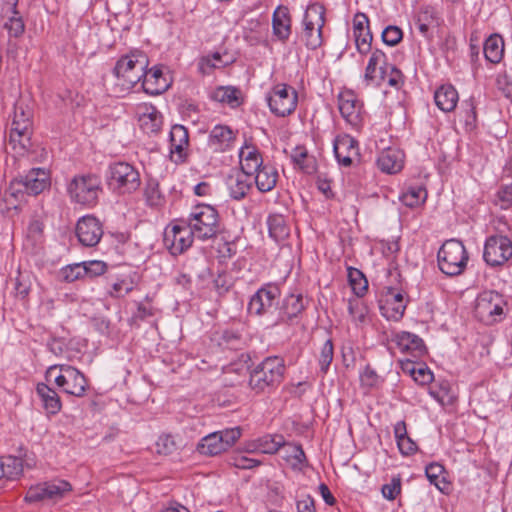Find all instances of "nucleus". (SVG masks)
<instances>
[{
  "label": "nucleus",
  "mask_w": 512,
  "mask_h": 512,
  "mask_svg": "<svg viewBox=\"0 0 512 512\" xmlns=\"http://www.w3.org/2000/svg\"><path fill=\"white\" fill-rule=\"evenodd\" d=\"M67 192L73 203L93 208L103 192L101 178L92 173L75 175L67 186Z\"/></svg>",
  "instance_id": "nucleus-1"
},
{
  "label": "nucleus",
  "mask_w": 512,
  "mask_h": 512,
  "mask_svg": "<svg viewBox=\"0 0 512 512\" xmlns=\"http://www.w3.org/2000/svg\"><path fill=\"white\" fill-rule=\"evenodd\" d=\"M284 371L285 365L282 358L267 357L251 371L249 386L255 393H262L280 384Z\"/></svg>",
  "instance_id": "nucleus-2"
},
{
  "label": "nucleus",
  "mask_w": 512,
  "mask_h": 512,
  "mask_svg": "<svg viewBox=\"0 0 512 512\" xmlns=\"http://www.w3.org/2000/svg\"><path fill=\"white\" fill-rule=\"evenodd\" d=\"M32 111L23 103H17L9 132V144L18 155L25 154L31 146Z\"/></svg>",
  "instance_id": "nucleus-3"
},
{
  "label": "nucleus",
  "mask_w": 512,
  "mask_h": 512,
  "mask_svg": "<svg viewBox=\"0 0 512 512\" xmlns=\"http://www.w3.org/2000/svg\"><path fill=\"white\" fill-rule=\"evenodd\" d=\"M148 66V59L145 54L140 51L131 52L122 56L113 69V74L117 78V85L122 90L128 91L132 89L144 76V70Z\"/></svg>",
  "instance_id": "nucleus-4"
},
{
  "label": "nucleus",
  "mask_w": 512,
  "mask_h": 512,
  "mask_svg": "<svg viewBox=\"0 0 512 512\" xmlns=\"http://www.w3.org/2000/svg\"><path fill=\"white\" fill-rule=\"evenodd\" d=\"M187 224L195 238L202 241L215 238L221 231L219 213L216 208L208 204L195 206Z\"/></svg>",
  "instance_id": "nucleus-5"
},
{
  "label": "nucleus",
  "mask_w": 512,
  "mask_h": 512,
  "mask_svg": "<svg viewBox=\"0 0 512 512\" xmlns=\"http://www.w3.org/2000/svg\"><path fill=\"white\" fill-rule=\"evenodd\" d=\"M106 180L109 189L120 195L131 194L141 185L140 173L137 168L123 161L109 165Z\"/></svg>",
  "instance_id": "nucleus-6"
},
{
  "label": "nucleus",
  "mask_w": 512,
  "mask_h": 512,
  "mask_svg": "<svg viewBox=\"0 0 512 512\" xmlns=\"http://www.w3.org/2000/svg\"><path fill=\"white\" fill-rule=\"evenodd\" d=\"M325 7L320 3L307 6L302 19L300 39L308 49L315 50L323 44Z\"/></svg>",
  "instance_id": "nucleus-7"
},
{
  "label": "nucleus",
  "mask_w": 512,
  "mask_h": 512,
  "mask_svg": "<svg viewBox=\"0 0 512 512\" xmlns=\"http://www.w3.org/2000/svg\"><path fill=\"white\" fill-rule=\"evenodd\" d=\"M54 377V383L66 394L82 397L87 380L82 372L70 365H52L46 371V378Z\"/></svg>",
  "instance_id": "nucleus-8"
},
{
  "label": "nucleus",
  "mask_w": 512,
  "mask_h": 512,
  "mask_svg": "<svg viewBox=\"0 0 512 512\" xmlns=\"http://www.w3.org/2000/svg\"><path fill=\"white\" fill-rule=\"evenodd\" d=\"M468 253L463 243L457 239H449L438 251L440 270L448 276L461 274L467 266Z\"/></svg>",
  "instance_id": "nucleus-9"
},
{
  "label": "nucleus",
  "mask_w": 512,
  "mask_h": 512,
  "mask_svg": "<svg viewBox=\"0 0 512 512\" xmlns=\"http://www.w3.org/2000/svg\"><path fill=\"white\" fill-rule=\"evenodd\" d=\"M506 302L497 290H483L476 298L475 316L485 325L501 321Z\"/></svg>",
  "instance_id": "nucleus-10"
},
{
  "label": "nucleus",
  "mask_w": 512,
  "mask_h": 512,
  "mask_svg": "<svg viewBox=\"0 0 512 512\" xmlns=\"http://www.w3.org/2000/svg\"><path fill=\"white\" fill-rule=\"evenodd\" d=\"M50 185L49 173L43 168H33L25 176L15 179L9 189L4 193L5 201L10 197H17L24 192L30 195H38Z\"/></svg>",
  "instance_id": "nucleus-11"
},
{
  "label": "nucleus",
  "mask_w": 512,
  "mask_h": 512,
  "mask_svg": "<svg viewBox=\"0 0 512 512\" xmlns=\"http://www.w3.org/2000/svg\"><path fill=\"white\" fill-rule=\"evenodd\" d=\"M266 101L271 113L277 117H286L297 108L298 93L294 87L279 83L267 93Z\"/></svg>",
  "instance_id": "nucleus-12"
},
{
  "label": "nucleus",
  "mask_w": 512,
  "mask_h": 512,
  "mask_svg": "<svg viewBox=\"0 0 512 512\" xmlns=\"http://www.w3.org/2000/svg\"><path fill=\"white\" fill-rule=\"evenodd\" d=\"M72 491V485L63 479H53L32 485L25 497L26 503H37L41 501H58L62 499L67 493Z\"/></svg>",
  "instance_id": "nucleus-13"
},
{
  "label": "nucleus",
  "mask_w": 512,
  "mask_h": 512,
  "mask_svg": "<svg viewBox=\"0 0 512 512\" xmlns=\"http://www.w3.org/2000/svg\"><path fill=\"white\" fill-rule=\"evenodd\" d=\"M194 237L187 223H171L164 230L163 242L172 255H179L191 247Z\"/></svg>",
  "instance_id": "nucleus-14"
},
{
  "label": "nucleus",
  "mask_w": 512,
  "mask_h": 512,
  "mask_svg": "<svg viewBox=\"0 0 512 512\" xmlns=\"http://www.w3.org/2000/svg\"><path fill=\"white\" fill-rule=\"evenodd\" d=\"M338 108L343 119L354 129L359 130L365 119L363 103L352 90H344L338 96Z\"/></svg>",
  "instance_id": "nucleus-15"
},
{
  "label": "nucleus",
  "mask_w": 512,
  "mask_h": 512,
  "mask_svg": "<svg viewBox=\"0 0 512 512\" xmlns=\"http://www.w3.org/2000/svg\"><path fill=\"white\" fill-rule=\"evenodd\" d=\"M512 257V241L503 235H492L486 239L483 258L490 266H501Z\"/></svg>",
  "instance_id": "nucleus-16"
},
{
  "label": "nucleus",
  "mask_w": 512,
  "mask_h": 512,
  "mask_svg": "<svg viewBox=\"0 0 512 512\" xmlns=\"http://www.w3.org/2000/svg\"><path fill=\"white\" fill-rule=\"evenodd\" d=\"M102 223L92 215L81 217L75 228L79 243L85 247H95L103 236Z\"/></svg>",
  "instance_id": "nucleus-17"
},
{
  "label": "nucleus",
  "mask_w": 512,
  "mask_h": 512,
  "mask_svg": "<svg viewBox=\"0 0 512 512\" xmlns=\"http://www.w3.org/2000/svg\"><path fill=\"white\" fill-rule=\"evenodd\" d=\"M189 133L180 124L173 125L169 133L170 159L176 164L184 163L188 157Z\"/></svg>",
  "instance_id": "nucleus-18"
},
{
  "label": "nucleus",
  "mask_w": 512,
  "mask_h": 512,
  "mask_svg": "<svg viewBox=\"0 0 512 512\" xmlns=\"http://www.w3.org/2000/svg\"><path fill=\"white\" fill-rule=\"evenodd\" d=\"M379 309L388 320H400L406 309L404 295L397 290H385L379 299Z\"/></svg>",
  "instance_id": "nucleus-19"
},
{
  "label": "nucleus",
  "mask_w": 512,
  "mask_h": 512,
  "mask_svg": "<svg viewBox=\"0 0 512 512\" xmlns=\"http://www.w3.org/2000/svg\"><path fill=\"white\" fill-rule=\"evenodd\" d=\"M390 342L403 354L414 358L423 356L426 352L424 341L416 334L401 331L393 333Z\"/></svg>",
  "instance_id": "nucleus-20"
},
{
  "label": "nucleus",
  "mask_w": 512,
  "mask_h": 512,
  "mask_svg": "<svg viewBox=\"0 0 512 512\" xmlns=\"http://www.w3.org/2000/svg\"><path fill=\"white\" fill-rule=\"evenodd\" d=\"M335 157L339 164L348 167L359 158L358 142L348 134L338 135L333 143Z\"/></svg>",
  "instance_id": "nucleus-21"
},
{
  "label": "nucleus",
  "mask_w": 512,
  "mask_h": 512,
  "mask_svg": "<svg viewBox=\"0 0 512 512\" xmlns=\"http://www.w3.org/2000/svg\"><path fill=\"white\" fill-rule=\"evenodd\" d=\"M139 126L146 134H157L163 123L162 115L158 109L149 103H141L136 107Z\"/></svg>",
  "instance_id": "nucleus-22"
},
{
  "label": "nucleus",
  "mask_w": 512,
  "mask_h": 512,
  "mask_svg": "<svg viewBox=\"0 0 512 512\" xmlns=\"http://www.w3.org/2000/svg\"><path fill=\"white\" fill-rule=\"evenodd\" d=\"M371 55L368 64L365 68L364 81L366 85L375 84L381 85V79L386 75L387 57L385 53L380 49H374L370 51Z\"/></svg>",
  "instance_id": "nucleus-23"
},
{
  "label": "nucleus",
  "mask_w": 512,
  "mask_h": 512,
  "mask_svg": "<svg viewBox=\"0 0 512 512\" xmlns=\"http://www.w3.org/2000/svg\"><path fill=\"white\" fill-rule=\"evenodd\" d=\"M236 139L235 132L227 125H216L208 137V147L212 152L220 153L232 148Z\"/></svg>",
  "instance_id": "nucleus-24"
},
{
  "label": "nucleus",
  "mask_w": 512,
  "mask_h": 512,
  "mask_svg": "<svg viewBox=\"0 0 512 512\" xmlns=\"http://www.w3.org/2000/svg\"><path fill=\"white\" fill-rule=\"evenodd\" d=\"M141 81L143 90L149 95H159L171 84L169 78L164 75L162 66H154L149 71L145 69Z\"/></svg>",
  "instance_id": "nucleus-25"
},
{
  "label": "nucleus",
  "mask_w": 512,
  "mask_h": 512,
  "mask_svg": "<svg viewBox=\"0 0 512 512\" xmlns=\"http://www.w3.org/2000/svg\"><path fill=\"white\" fill-rule=\"evenodd\" d=\"M414 19L417 29L426 38L431 36V30L438 27L441 21L436 8L428 4L419 7Z\"/></svg>",
  "instance_id": "nucleus-26"
},
{
  "label": "nucleus",
  "mask_w": 512,
  "mask_h": 512,
  "mask_svg": "<svg viewBox=\"0 0 512 512\" xmlns=\"http://www.w3.org/2000/svg\"><path fill=\"white\" fill-rule=\"evenodd\" d=\"M272 32L281 42H286L292 33V18L288 7L279 5L272 14Z\"/></svg>",
  "instance_id": "nucleus-27"
},
{
  "label": "nucleus",
  "mask_w": 512,
  "mask_h": 512,
  "mask_svg": "<svg viewBox=\"0 0 512 512\" xmlns=\"http://www.w3.org/2000/svg\"><path fill=\"white\" fill-rule=\"evenodd\" d=\"M377 165L382 172L396 174L403 168L404 154L399 149L388 148L379 155Z\"/></svg>",
  "instance_id": "nucleus-28"
},
{
  "label": "nucleus",
  "mask_w": 512,
  "mask_h": 512,
  "mask_svg": "<svg viewBox=\"0 0 512 512\" xmlns=\"http://www.w3.org/2000/svg\"><path fill=\"white\" fill-rule=\"evenodd\" d=\"M239 158L241 172L251 176L254 175V173L264 165L258 149L255 146L249 145L247 143L241 147L239 151Z\"/></svg>",
  "instance_id": "nucleus-29"
},
{
  "label": "nucleus",
  "mask_w": 512,
  "mask_h": 512,
  "mask_svg": "<svg viewBox=\"0 0 512 512\" xmlns=\"http://www.w3.org/2000/svg\"><path fill=\"white\" fill-rule=\"evenodd\" d=\"M280 290H256L250 298L248 311L250 314L261 315L273 306Z\"/></svg>",
  "instance_id": "nucleus-30"
},
{
  "label": "nucleus",
  "mask_w": 512,
  "mask_h": 512,
  "mask_svg": "<svg viewBox=\"0 0 512 512\" xmlns=\"http://www.w3.org/2000/svg\"><path fill=\"white\" fill-rule=\"evenodd\" d=\"M227 186L230 196L235 200H241L251 189V175L241 171L236 172L228 177Z\"/></svg>",
  "instance_id": "nucleus-31"
},
{
  "label": "nucleus",
  "mask_w": 512,
  "mask_h": 512,
  "mask_svg": "<svg viewBox=\"0 0 512 512\" xmlns=\"http://www.w3.org/2000/svg\"><path fill=\"white\" fill-rule=\"evenodd\" d=\"M436 106L443 112H451L455 109L459 96L457 90L450 84L440 86L434 93Z\"/></svg>",
  "instance_id": "nucleus-32"
},
{
  "label": "nucleus",
  "mask_w": 512,
  "mask_h": 512,
  "mask_svg": "<svg viewBox=\"0 0 512 512\" xmlns=\"http://www.w3.org/2000/svg\"><path fill=\"white\" fill-rule=\"evenodd\" d=\"M36 393L47 414L55 415L61 410L62 403L54 389L44 383H39L36 387Z\"/></svg>",
  "instance_id": "nucleus-33"
},
{
  "label": "nucleus",
  "mask_w": 512,
  "mask_h": 512,
  "mask_svg": "<svg viewBox=\"0 0 512 512\" xmlns=\"http://www.w3.org/2000/svg\"><path fill=\"white\" fill-rule=\"evenodd\" d=\"M284 444V437L279 434L264 435L249 445V451L262 454H274L280 450Z\"/></svg>",
  "instance_id": "nucleus-34"
},
{
  "label": "nucleus",
  "mask_w": 512,
  "mask_h": 512,
  "mask_svg": "<svg viewBox=\"0 0 512 512\" xmlns=\"http://www.w3.org/2000/svg\"><path fill=\"white\" fill-rule=\"evenodd\" d=\"M255 183L259 191H271L277 183L278 172L270 164H264L255 173Z\"/></svg>",
  "instance_id": "nucleus-35"
},
{
  "label": "nucleus",
  "mask_w": 512,
  "mask_h": 512,
  "mask_svg": "<svg viewBox=\"0 0 512 512\" xmlns=\"http://www.w3.org/2000/svg\"><path fill=\"white\" fill-rule=\"evenodd\" d=\"M210 97L212 100L226 104L231 108H236L241 105V92L239 89L232 86H220L214 89Z\"/></svg>",
  "instance_id": "nucleus-36"
},
{
  "label": "nucleus",
  "mask_w": 512,
  "mask_h": 512,
  "mask_svg": "<svg viewBox=\"0 0 512 512\" xmlns=\"http://www.w3.org/2000/svg\"><path fill=\"white\" fill-rule=\"evenodd\" d=\"M426 199L427 190L423 185H410L399 196V200L409 208L423 205Z\"/></svg>",
  "instance_id": "nucleus-37"
},
{
  "label": "nucleus",
  "mask_w": 512,
  "mask_h": 512,
  "mask_svg": "<svg viewBox=\"0 0 512 512\" xmlns=\"http://www.w3.org/2000/svg\"><path fill=\"white\" fill-rule=\"evenodd\" d=\"M394 435L402 455L409 456L417 451L416 443L407 434L406 423L404 421H398L394 425Z\"/></svg>",
  "instance_id": "nucleus-38"
},
{
  "label": "nucleus",
  "mask_w": 512,
  "mask_h": 512,
  "mask_svg": "<svg viewBox=\"0 0 512 512\" xmlns=\"http://www.w3.org/2000/svg\"><path fill=\"white\" fill-rule=\"evenodd\" d=\"M353 297L348 299V310L356 322L363 323L368 314V307L362 301L368 290H352Z\"/></svg>",
  "instance_id": "nucleus-39"
},
{
  "label": "nucleus",
  "mask_w": 512,
  "mask_h": 512,
  "mask_svg": "<svg viewBox=\"0 0 512 512\" xmlns=\"http://www.w3.org/2000/svg\"><path fill=\"white\" fill-rule=\"evenodd\" d=\"M484 56L491 63H499L504 54V41L501 36L494 34L486 39L483 46Z\"/></svg>",
  "instance_id": "nucleus-40"
},
{
  "label": "nucleus",
  "mask_w": 512,
  "mask_h": 512,
  "mask_svg": "<svg viewBox=\"0 0 512 512\" xmlns=\"http://www.w3.org/2000/svg\"><path fill=\"white\" fill-rule=\"evenodd\" d=\"M280 452L282 458L293 468H301L306 461L305 453L299 444L286 443L284 441Z\"/></svg>",
  "instance_id": "nucleus-41"
},
{
  "label": "nucleus",
  "mask_w": 512,
  "mask_h": 512,
  "mask_svg": "<svg viewBox=\"0 0 512 512\" xmlns=\"http://www.w3.org/2000/svg\"><path fill=\"white\" fill-rule=\"evenodd\" d=\"M22 453L19 456H2L0 457V463L3 468L5 479L17 480L23 474V459Z\"/></svg>",
  "instance_id": "nucleus-42"
},
{
  "label": "nucleus",
  "mask_w": 512,
  "mask_h": 512,
  "mask_svg": "<svg viewBox=\"0 0 512 512\" xmlns=\"http://www.w3.org/2000/svg\"><path fill=\"white\" fill-rule=\"evenodd\" d=\"M268 232L276 242H281L289 236V228L282 215L273 214L267 219Z\"/></svg>",
  "instance_id": "nucleus-43"
},
{
  "label": "nucleus",
  "mask_w": 512,
  "mask_h": 512,
  "mask_svg": "<svg viewBox=\"0 0 512 512\" xmlns=\"http://www.w3.org/2000/svg\"><path fill=\"white\" fill-rule=\"evenodd\" d=\"M197 450L199 453L208 456L217 455L225 451L218 432L211 433L202 438L197 446Z\"/></svg>",
  "instance_id": "nucleus-44"
},
{
  "label": "nucleus",
  "mask_w": 512,
  "mask_h": 512,
  "mask_svg": "<svg viewBox=\"0 0 512 512\" xmlns=\"http://www.w3.org/2000/svg\"><path fill=\"white\" fill-rule=\"evenodd\" d=\"M406 369L409 371L414 381L420 385H426L433 381V373L428 367H424L420 364H415L412 361L406 363Z\"/></svg>",
  "instance_id": "nucleus-45"
},
{
  "label": "nucleus",
  "mask_w": 512,
  "mask_h": 512,
  "mask_svg": "<svg viewBox=\"0 0 512 512\" xmlns=\"http://www.w3.org/2000/svg\"><path fill=\"white\" fill-rule=\"evenodd\" d=\"M304 309V301L301 293H289L283 301V310L289 316H296Z\"/></svg>",
  "instance_id": "nucleus-46"
},
{
  "label": "nucleus",
  "mask_w": 512,
  "mask_h": 512,
  "mask_svg": "<svg viewBox=\"0 0 512 512\" xmlns=\"http://www.w3.org/2000/svg\"><path fill=\"white\" fill-rule=\"evenodd\" d=\"M59 275L67 283H72L76 280L84 279L87 276V270L84 264L75 263L62 268Z\"/></svg>",
  "instance_id": "nucleus-47"
},
{
  "label": "nucleus",
  "mask_w": 512,
  "mask_h": 512,
  "mask_svg": "<svg viewBox=\"0 0 512 512\" xmlns=\"http://www.w3.org/2000/svg\"><path fill=\"white\" fill-rule=\"evenodd\" d=\"M353 36L355 39L357 51L360 54L364 55L371 51V43L373 40V36L370 31V28L364 29V31H362V30L354 31Z\"/></svg>",
  "instance_id": "nucleus-48"
},
{
  "label": "nucleus",
  "mask_w": 512,
  "mask_h": 512,
  "mask_svg": "<svg viewBox=\"0 0 512 512\" xmlns=\"http://www.w3.org/2000/svg\"><path fill=\"white\" fill-rule=\"evenodd\" d=\"M144 195L150 206H158L162 202L159 184L155 179H148L145 184Z\"/></svg>",
  "instance_id": "nucleus-49"
},
{
  "label": "nucleus",
  "mask_w": 512,
  "mask_h": 512,
  "mask_svg": "<svg viewBox=\"0 0 512 512\" xmlns=\"http://www.w3.org/2000/svg\"><path fill=\"white\" fill-rule=\"evenodd\" d=\"M334 356V348L333 343L330 339L326 340L323 346L321 347V351L318 357V362L320 366V370L322 373L326 374L329 370L330 364L333 360Z\"/></svg>",
  "instance_id": "nucleus-50"
},
{
  "label": "nucleus",
  "mask_w": 512,
  "mask_h": 512,
  "mask_svg": "<svg viewBox=\"0 0 512 512\" xmlns=\"http://www.w3.org/2000/svg\"><path fill=\"white\" fill-rule=\"evenodd\" d=\"M381 79L382 83H387L390 87L399 89L403 85V74L402 72L396 68V66L389 64L386 67V75Z\"/></svg>",
  "instance_id": "nucleus-51"
},
{
  "label": "nucleus",
  "mask_w": 512,
  "mask_h": 512,
  "mask_svg": "<svg viewBox=\"0 0 512 512\" xmlns=\"http://www.w3.org/2000/svg\"><path fill=\"white\" fill-rule=\"evenodd\" d=\"M494 204L502 210H507L512 206V185H504L498 189Z\"/></svg>",
  "instance_id": "nucleus-52"
},
{
  "label": "nucleus",
  "mask_w": 512,
  "mask_h": 512,
  "mask_svg": "<svg viewBox=\"0 0 512 512\" xmlns=\"http://www.w3.org/2000/svg\"><path fill=\"white\" fill-rule=\"evenodd\" d=\"M156 448L159 454L170 455L177 450L178 446L172 435L163 434L159 436L156 442Z\"/></svg>",
  "instance_id": "nucleus-53"
},
{
  "label": "nucleus",
  "mask_w": 512,
  "mask_h": 512,
  "mask_svg": "<svg viewBox=\"0 0 512 512\" xmlns=\"http://www.w3.org/2000/svg\"><path fill=\"white\" fill-rule=\"evenodd\" d=\"M347 280L351 288H369L368 280L364 273L357 268H347Z\"/></svg>",
  "instance_id": "nucleus-54"
},
{
  "label": "nucleus",
  "mask_w": 512,
  "mask_h": 512,
  "mask_svg": "<svg viewBox=\"0 0 512 512\" xmlns=\"http://www.w3.org/2000/svg\"><path fill=\"white\" fill-rule=\"evenodd\" d=\"M403 37V32L398 26L389 25L382 32V40L389 46L397 45Z\"/></svg>",
  "instance_id": "nucleus-55"
},
{
  "label": "nucleus",
  "mask_w": 512,
  "mask_h": 512,
  "mask_svg": "<svg viewBox=\"0 0 512 512\" xmlns=\"http://www.w3.org/2000/svg\"><path fill=\"white\" fill-rule=\"evenodd\" d=\"M5 28L8 30L10 36L19 37L24 33L25 25L18 14H13L5 23Z\"/></svg>",
  "instance_id": "nucleus-56"
},
{
  "label": "nucleus",
  "mask_w": 512,
  "mask_h": 512,
  "mask_svg": "<svg viewBox=\"0 0 512 512\" xmlns=\"http://www.w3.org/2000/svg\"><path fill=\"white\" fill-rule=\"evenodd\" d=\"M444 473V467L438 463H431L425 469V474L431 484L435 485L438 489L442 490L440 486V477Z\"/></svg>",
  "instance_id": "nucleus-57"
},
{
  "label": "nucleus",
  "mask_w": 512,
  "mask_h": 512,
  "mask_svg": "<svg viewBox=\"0 0 512 512\" xmlns=\"http://www.w3.org/2000/svg\"><path fill=\"white\" fill-rule=\"evenodd\" d=\"M218 435L221 436V442L225 451L232 446L241 436V430L238 427L218 431Z\"/></svg>",
  "instance_id": "nucleus-58"
},
{
  "label": "nucleus",
  "mask_w": 512,
  "mask_h": 512,
  "mask_svg": "<svg viewBox=\"0 0 512 512\" xmlns=\"http://www.w3.org/2000/svg\"><path fill=\"white\" fill-rule=\"evenodd\" d=\"M382 495L387 500H394L401 491L400 478H392L391 482L382 486Z\"/></svg>",
  "instance_id": "nucleus-59"
},
{
  "label": "nucleus",
  "mask_w": 512,
  "mask_h": 512,
  "mask_svg": "<svg viewBox=\"0 0 512 512\" xmlns=\"http://www.w3.org/2000/svg\"><path fill=\"white\" fill-rule=\"evenodd\" d=\"M82 264L85 265L87 270V276H85V278H94L96 276L102 275L107 268L106 263L99 260L82 262Z\"/></svg>",
  "instance_id": "nucleus-60"
},
{
  "label": "nucleus",
  "mask_w": 512,
  "mask_h": 512,
  "mask_svg": "<svg viewBox=\"0 0 512 512\" xmlns=\"http://www.w3.org/2000/svg\"><path fill=\"white\" fill-rule=\"evenodd\" d=\"M139 281V275L136 271L129 270L127 273L120 274V278L116 283L113 284L112 288H122L129 285H137Z\"/></svg>",
  "instance_id": "nucleus-61"
},
{
  "label": "nucleus",
  "mask_w": 512,
  "mask_h": 512,
  "mask_svg": "<svg viewBox=\"0 0 512 512\" xmlns=\"http://www.w3.org/2000/svg\"><path fill=\"white\" fill-rule=\"evenodd\" d=\"M361 382L364 386L375 387L379 384L380 378L377 373L367 366L360 375Z\"/></svg>",
  "instance_id": "nucleus-62"
},
{
  "label": "nucleus",
  "mask_w": 512,
  "mask_h": 512,
  "mask_svg": "<svg viewBox=\"0 0 512 512\" xmlns=\"http://www.w3.org/2000/svg\"><path fill=\"white\" fill-rule=\"evenodd\" d=\"M233 464L235 465V467L240 469H252L254 467L259 466L260 461L239 454L233 458Z\"/></svg>",
  "instance_id": "nucleus-63"
},
{
  "label": "nucleus",
  "mask_w": 512,
  "mask_h": 512,
  "mask_svg": "<svg viewBox=\"0 0 512 512\" xmlns=\"http://www.w3.org/2000/svg\"><path fill=\"white\" fill-rule=\"evenodd\" d=\"M298 512H316L314 499L310 495L297 501Z\"/></svg>",
  "instance_id": "nucleus-64"
}]
</instances>
